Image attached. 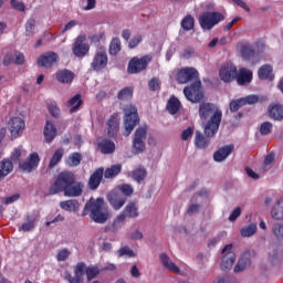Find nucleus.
<instances>
[{
  "mask_svg": "<svg viewBox=\"0 0 283 283\" xmlns=\"http://www.w3.org/2000/svg\"><path fill=\"white\" fill-rule=\"evenodd\" d=\"M24 28H25V36H32V34H34V30L36 28V20L34 19H29L25 24H24Z\"/></svg>",
  "mask_w": 283,
  "mask_h": 283,
  "instance_id": "48",
  "label": "nucleus"
},
{
  "mask_svg": "<svg viewBox=\"0 0 283 283\" xmlns=\"http://www.w3.org/2000/svg\"><path fill=\"white\" fill-rule=\"evenodd\" d=\"M85 274L87 282H92V280H95V277L101 275V269L96 265H88L85 270Z\"/></svg>",
  "mask_w": 283,
  "mask_h": 283,
  "instance_id": "42",
  "label": "nucleus"
},
{
  "mask_svg": "<svg viewBox=\"0 0 283 283\" xmlns=\"http://www.w3.org/2000/svg\"><path fill=\"white\" fill-rule=\"evenodd\" d=\"M120 52V39L114 38L109 44V54L116 56Z\"/></svg>",
  "mask_w": 283,
  "mask_h": 283,
  "instance_id": "47",
  "label": "nucleus"
},
{
  "mask_svg": "<svg viewBox=\"0 0 283 283\" xmlns=\"http://www.w3.org/2000/svg\"><path fill=\"white\" fill-rule=\"evenodd\" d=\"M143 41V36L142 35H136L134 38L130 39L129 43H128V48L130 50H134V48H138V44Z\"/></svg>",
  "mask_w": 283,
  "mask_h": 283,
  "instance_id": "60",
  "label": "nucleus"
},
{
  "mask_svg": "<svg viewBox=\"0 0 283 283\" xmlns=\"http://www.w3.org/2000/svg\"><path fill=\"white\" fill-rule=\"evenodd\" d=\"M63 154H65V150L63 148H57L50 163H49V169H54V167H56L59 165V163H61V160L63 159Z\"/></svg>",
  "mask_w": 283,
  "mask_h": 283,
  "instance_id": "40",
  "label": "nucleus"
},
{
  "mask_svg": "<svg viewBox=\"0 0 283 283\" xmlns=\"http://www.w3.org/2000/svg\"><path fill=\"white\" fill-rule=\"evenodd\" d=\"M234 81H237L238 85H249L253 81V71L247 67L239 69Z\"/></svg>",
  "mask_w": 283,
  "mask_h": 283,
  "instance_id": "21",
  "label": "nucleus"
},
{
  "mask_svg": "<svg viewBox=\"0 0 283 283\" xmlns=\"http://www.w3.org/2000/svg\"><path fill=\"white\" fill-rule=\"evenodd\" d=\"M193 135V127L189 126L181 133V140H189L190 136Z\"/></svg>",
  "mask_w": 283,
  "mask_h": 283,
  "instance_id": "61",
  "label": "nucleus"
},
{
  "mask_svg": "<svg viewBox=\"0 0 283 283\" xmlns=\"http://www.w3.org/2000/svg\"><path fill=\"white\" fill-rule=\"evenodd\" d=\"M55 78L59 83H62L63 85H67L74 81V72L64 69V70H59L55 73Z\"/></svg>",
  "mask_w": 283,
  "mask_h": 283,
  "instance_id": "25",
  "label": "nucleus"
},
{
  "mask_svg": "<svg viewBox=\"0 0 283 283\" xmlns=\"http://www.w3.org/2000/svg\"><path fill=\"white\" fill-rule=\"evenodd\" d=\"M36 214H27L25 216V222H23L18 229L19 231H24L28 233L29 231H33V229L36 227Z\"/></svg>",
  "mask_w": 283,
  "mask_h": 283,
  "instance_id": "27",
  "label": "nucleus"
},
{
  "mask_svg": "<svg viewBox=\"0 0 283 283\" xmlns=\"http://www.w3.org/2000/svg\"><path fill=\"white\" fill-rule=\"evenodd\" d=\"M83 182L76 181V175L72 171H62L49 188L50 196L64 193L66 198H78L83 196Z\"/></svg>",
  "mask_w": 283,
  "mask_h": 283,
  "instance_id": "2",
  "label": "nucleus"
},
{
  "mask_svg": "<svg viewBox=\"0 0 283 283\" xmlns=\"http://www.w3.org/2000/svg\"><path fill=\"white\" fill-rule=\"evenodd\" d=\"M209 138H213V136H207L206 134L203 135L200 133V130H197L195 135V145L197 149H207L211 143Z\"/></svg>",
  "mask_w": 283,
  "mask_h": 283,
  "instance_id": "26",
  "label": "nucleus"
},
{
  "mask_svg": "<svg viewBox=\"0 0 283 283\" xmlns=\"http://www.w3.org/2000/svg\"><path fill=\"white\" fill-rule=\"evenodd\" d=\"M238 76V66L233 62H226L219 70V77L223 83H233Z\"/></svg>",
  "mask_w": 283,
  "mask_h": 283,
  "instance_id": "10",
  "label": "nucleus"
},
{
  "mask_svg": "<svg viewBox=\"0 0 283 283\" xmlns=\"http://www.w3.org/2000/svg\"><path fill=\"white\" fill-rule=\"evenodd\" d=\"M230 107V112H232V114H235V112H240V109H242V107H244V99L238 98V99H232L229 104Z\"/></svg>",
  "mask_w": 283,
  "mask_h": 283,
  "instance_id": "46",
  "label": "nucleus"
},
{
  "mask_svg": "<svg viewBox=\"0 0 283 283\" xmlns=\"http://www.w3.org/2000/svg\"><path fill=\"white\" fill-rule=\"evenodd\" d=\"M39 163H41L39 153H32L25 161L19 164V169L31 174V171H34L39 167Z\"/></svg>",
  "mask_w": 283,
  "mask_h": 283,
  "instance_id": "15",
  "label": "nucleus"
},
{
  "mask_svg": "<svg viewBox=\"0 0 283 283\" xmlns=\"http://www.w3.org/2000/svg\"><path fill=\"white\" fill-rule=\"evenodd\" d=\"M159 259L164 269H167L168 271H170V273H175V275H180V268H178V265H176V263H174V261L169 259V255H167V253H161L159 255Z\"/></svg>",
  "mask_w": 283,
  "mask_h": 283,
  "instance_id": "24",
  "label": "nucleus"
},
{
  "mask_svg": "<svg viewBox=\"0 0 283 283\" xmlns=\"http://www.w3.org/2000/svg\"><path fill=\"white\" fill-rule=\"evenodd\" d=\"M256 231L258 226H255V223H251L241 229V235L242 238H251V235H255Z\"/></svg>",
  "mask_w": 283,
  "mask_h": 283,
  "instance_id": "45",
  "label": "nucleus"
},
{
  "mask_svg": "<svg viewBox=\"0 0 283 283\" xmlns=\"http://www.w3.org/2000/svg\"><path fill=\"white\" fill-rule=\"evenodd\" d=\"M61 209H63V211H78V201L74 200V199H70L66 201H62L60 203Z\"/></svg>",
  "mask_w": 283,
  "mask_h": 283,
  "instance_id": "41",
  "label": "nucleus"
},
{
  "mask_svg": "<svg viewBox=\"0 0 283 283\" xmlns=\"http://www.w3.org/2000/svg\"><path fill=\"white\" fill-rule=\"evenodd\" d=\"M105 174V168H97L88 178V189L91 191H96L98 187H101V182H103V176Z\"/></svg>",
  "mask_w": 283,
  "mask_h": 283,
  "instance_id": "19",
  "label": "nucleus"
},
{
  "mask_svg": "<svg viewBox=\"0 0 283 283\" xmlns=\"http://www.w3.org/2000/svg\"><path fill=\"white\" fill-rule=\"evenodd\" d=\"M200 73L193 67H182L177 71L176 81L179 85H185L195 81L191 85L184 88V94L187 101L190 103H200L205 98V93L202 92V82L198 80Z\"/></svg>",
  "mask_w": 283,
  "mask_h": 283,
  "instance_id": "1",
  "label": "nucleus"
},
{
  "mask_svg": "<svg viewBox=\"0 0 283 283\" xmlns=\"http://www.w3.org/2000/svg\"><path fill=\"white\" fill-rule=\"evenodd\" d=\"M130 240H143V232L140 230H135L129 234Z\"/></svg>",
  "mask_w": 283,
  "mask_h": 283,
  "instance_id": "64",
  "label": "nucleus"
},
{
  "mask_svg": "<svg viewBox=\"0 0 283 283\" xmlns=\"http://www.w3.org/2000/svg\"><path fill=\"white\" fill-rule=\"evenodd\" d=\"M243 99L244 105H255L260 101L258 95H248L245 97H241Z\"/></svg>",
  "mask_w": 283,
  "mask_h": 283,
  "instance_id": "58",
  "label": "nucleus"
},
{
  "mask_svg": "<svg viewBox=\"0 0 283 283\" xmlns=\"http://www.w3.org/2000/svg\"><path fill=\"white\" fill-rule=\"evenodd\" d=\"M67 107L70 108V114H76L78 109H81V105H83V99L81 98V94H76L73 97H71L66 102Z\"/></svg>",
  "mask_w": 283,
  "mask_h": 283,
  "instance_id": "32",
  "label": "nucleus"
},
{
  "mask_svg": "<svg viewBox=\"0 0 283 283\" xmlns=\"http://www.w3.org/2000/svg\"><path fill=\"white\" fill-rule=\"evenodd\" d=\"M120 171H123V166L120 164L113 165L104 170V178L107 180H109V178H116Z\"/></svg>",
  "mask_w": 283,
  "mask_h": 283,
  "instance_id": "36",
  "label": "nucleus"
},
{
  "mask_svg": "<svg viewBox=\"0 0 283 283\" xmlns=\"http://www.w3.org/2000/svg\"><path fill=\"white\" fill-rule=\"evenodd\" d=\"M43 134L45 143H52L56 138V126H54V123L46 120Z\"/></svg>",
  "mask_w": 283,
  "mask_h": 283,
  "instance_id": "28",
  "label": "nucleus"
},
{
  "mask_svg": "<svg viewBox=\"0 0 283 283\" xmlns=\"http://www.w3.org/2000/svg\"><path fill=\"white\" fill-rule=\"evenodd\" d=\"M9 129L11 132L12 138H19L25 129V122L21 117H12L9 120Z\"/></svg>",
  "mask_w": 283,
  "mask_h": 283,
  "instance_id": "16",
  "label": "nucleus"
},
{
  "mask_svg": "<svg viewBox=\"0 0 283 283\" xmlns=\"http://www.w3.org/2000/svg\"><path fill=\"white\" fill-rule=\"evenodd\" d=\"M118 101H132L134 98V86H126L117 93Z\"/></svg>",
  "mask_w": 283,
  "mask_h": 283,
  "instance_id": "37",
  "label": "nucleus"
},
{
  "mask_svg": "<svg viewBox=\"0 0 283 283\" xmlns=\"http://www.w3.org/2000/svg\"><path fill=\"white\" fill-rule=\"evenodd\" d=\"M248 264H251V261L249 259L241 258L234 266V273H242V271L247 269Z\"/></svg>",
  "mask_w": 283,
  "mask_h": 283,
  "instance_id": "49",
  "label": "nucleus"
},
{
  "mask_svg": "<svg viewBox=\"0 0 283 283\" xmlns=\"http://www.w3.org/2000/svg\"><path fill=\"white\" fill-rule=\"evenodd\" d=\"M86 265L83 262H78L74 269V276L72 274H66L65 280L69 283H83V275H85Z\"/></svg>",
  "mask_w": 283,
  "mask_h": 283,
  "instance_id": "18",
  "label": "nucleus"
},
{
  "mask_svg": "<svg viewBox=\"0 0 283 283\" xmlns=\"http://www.w3.org/2000/svg\"><path fill=\"white\" fill-rule=\"evenodd\" d=\"M59 61V54L55 52H46L38 57V67L50 70Z\"/></svg>",
  "mask_w": 283,
  "mask_h": 283,
  "instance_id": "14",
  "label": "nucleus"
},
{
  "mask_svg": "<svg viewBox=\"0 0 283 283\" xmlns=\"http://www.w3.org/2000/svg\"><path fill=\"white\" fill-rule=\"evenodd\" d=\"M87 213H91L92 220L97 224H105L109 218V212L105 208V200L103 198L87 202L82 211V216L85 217Z\"/></svg>",
  "mask_w": 283,
  "mask_h": 283,
  "instance_id": "4",
  "label": "nucleus"
},
{
  "mask_svg": "<svg viewBox=\"0 0 283 283\" xmlns=\"http://www.w3.org/2000/svg\"><path fill=\"white\" fill-rule=\"evenodd\" d=\"M107 135L108 138H116V136H118V129L120 127V122L118 119V114H113L107 123Z\"/></svg>",
  "mask_w": 283,
  "mask_h": 283,
  "instance_id": "20",
  "label": "nucleus"
},
{
  "mask_svg": "<svg viewBox=\"0 0 283 283\" xmlns=\"http://www.w3.org/2000/svg\"><path fill=\"white\" fill-rule=\"evenodd\" d=\"M258 76L261 81H273V66L269 64L262 65L258 71Z\"/></svg>",
  "mask_w": 283,
  "mask_h": 283,
  "instance_id": "30",
  "label": "nucleus"
},
{
  "mask_svg": "<svg viewBox=\"0 0 283 283\" xmlns=\"http://www.w3.org/2000/svg\"><path fill=\"white\" fill-rule=\"evenodd\" d=\"M120 216H124V220H127V218L130 219H136L138 218V216H140V212L138 210V202L136 201H129L122 213H119Z\"/></svg>",
  "mask_w": 283,
  "mask_h": 283,
  "instance_id": "22",
  "label": "nucleus"
},
{
  "mask_svg": "<svg viewBox=\"0 0 283 283\" xmlns=\"http://www.w3.org/2000/svg\"><path fill=\"white\" fill-rule=\"evenodd\" d=\"M231 249H233V244H227L222 249L221 269L223 271H231L233 264H235V252L231 251Z\"/></svg>",
  "mask_w": 283,
  "mask_h": 283,
  "instance_id": "12",
  "label": "nucleus"
},
{
  "mask_svg": "<svg viewBox=\"0 0 283 283\" xmlns=\"http://www.w3.org/2000/svg\"><path fill=\"white\" fill-rule=\"evenodd\" d=\"M119 191L123 193L125 198H129V196H134V188L132 185L123 184L119 186Z\"/></svg>",
  "mask_w": 283,
  "mask_h": 283,
  "instance_id": "51",
  "label": "nucleus"
},
{
  "mask_svg": "<svg viewBox=\"0 0 283 283\" xmlns=\"http://www.w3.org/2000/svg\"><path fill=\"white\" fill-rule=\"evenodd\" d=\"M132 178L138 185H143V182H145V178H147V169H145L143 166L135 168L132 171Z\"/></svg>",
  "mask_w": 283,
  "mask_h": 283,
  "instance_id": "33",
  "label": "nucleus"
},
{
  "mask_svg": "<svg viewBox=\"0 0 283 283\" xmlns=\"http://www.w3.org/2000/svg\"><path fill=\"white\" fill-rule=\"evenodd\" d=\"M150 63V55H144L142 57L135 56L128 62L127 72L128 74H140V72H145V70H147V66Z\"/></svg>",
  "mask_w": 283,
  "mask_h": 283,
  "instance_id": "9",
  "label": "nucleus"
},
{
  "mask_svg": "<svg viewBox=\"0 0 283 283\" xmlns=\"http://www.w3.org/2000/svg\"><path fill=\"white\" fill-rule=\"evenodd\" d=\"M123 255H128V258H134V250L129 249V247L125 245V247H122L119 250H118V256L119 258H123Z\"/></svg>",
  "mask_w": 283,
  "mask_h": 283,
  "instance_id": "56",
  "label": "nucleus"
},
{
  "mask_svg": "<svg viewBox=\"0 0 283 283\" xmlns=\"http://www.w3.org/2000/svg\"><path fill=\"white\" fill-rule=\"evenodd\" d=\"M271 216L274 220L283 219V197L276 201V205H274Z\"/></svg>",
  "mask_w": 283,
  "mask_h": 283,
  "instance_id": "38",
  "label": "nucleus"
},
{
  "mask_svg": "<svg viewBox=\"0 0 283 283\" xmlns=\"http://www.w3.org/2000/svg\"><path fill=\"white\" fill-rule=\"evenodd\" d=\"M107 200L115 211H119V209H123V207H125V202H127V197H125L120 192H111L107 196Z\"/></svg>",
  "mask_w": 283,
  "mask_h": 283,
  "instance_id": "17",
  "label": "nucleus"
},
{
  "mask_svg": "<svg viewBox=\"0 0 283 283\" xmlns=\"http://www.w3.org/2000/svg\"><path fill=\"white\" fill-rule=\"evenodd\" d=\"M49 114L53 116V118H59L61 116V108L56 104L49 105Z\"/></svg>",
  "mask_w": 283,
  "mask_h": 283,
  "instance_id": "57",
  "label": "nucleus"
},
{
  "mask_svg": "<svg viewBox=\"0 0 283 283\" xmlns=\"http://www.w3.org/2000/svg\"><path fill=\"white\" fill-rule=\"evenodd\" d=\"M21 156H25V150H23L22 148H15L10 156L11 160L2 159L0 161V182L2 180H6L7 176H10V174L14 171L13 163H22Z\"/></svg>",
  "mask_w": 283,
  "mask_h": 283,
  "instance_id": "5",
  "label": "nucleus"
},
{
  "mask_svg": "<svg viewBox=\"0 0 283 283\" xmlns=\"http://www.w3.org/2000/svg\"><path fill=\"white\" fill-rule=\"evenodd\" d=\"M107 51H105V49H99L98 51H96L93 57L91 67L92 70H94V72H101V70H105V67H107Z\"/></svg>",
  "mask_w": 283,
  "mask_h": 283,
  "instance_id": "13",
  "label": "nucleus"
},
{
  "mask_svg": "<svg viewBox=\"0 0 283 283\" xmlns=\"http://www.w3.org/2000/svg\"><path fill=\"white\" fill-rule=\"evenodd\" d=\"M124 222H125V216L118 214L114 219L112 224L106 226L105 231H112V233H116V231H118V229L123 227Z\"/></svg>",
  "mask_w": 283,
  "mask_h": 283,
  "instance_id": "35",
  "label": "nucleus"
},
{
  "mask_svg": "<svg viewBox=\"0 0 283 283\" xmlns=\"http://www.w3.org/2000/svg\"><path fill=\"white\" fill-rule=\"evenodd\" d=\"M97 149H99L101 154H114L116 151V144L109 139H103L97 143Z\"/></svg>",
  "mask_w": 283,
  "mask_h": 283,
  "instance_id": "31",
  "label": "nucleus"
},
{
  "mask_svg": "<svg viewBox=\"0 0 283 283\" xmlns=\"http://www.w3.org/2000/svg\"><path fill=\"white\" fill-rule=\"evenodd\" d=\"M270 117L274 120H283V106L280 104H273L269 106Z\"/></svg>",
  "mask_w": 283,
  "mask_h": 283,
  "instance_id": "34",
  "label": "nucleus"
},
{
  "mask_svg": "<svg viewBox=\"0 0 283 283\" xmlns=\"http://www.w3.org/2000/svg\"><path fill=\"white\" fill-rule=\"evenodd\" d=\"M242 213V210L240 208H235L231 214L229 216L230 222H235L238 218H240V214Z\"/></svg>",
  "mask_w": 283,
  "mask_h": 283,
  "instance_id": "62",
  "label": "nucleus"
},
{
  "mask_svg": "<svg viewBox=\"0 0 283 283\" xmlns=\"http://www.w3.org/2000/svg\"><path fill=\"white\" fill-rule=\"evenodd\" d=\"M181 105L180 99L172 95L167 102L166 109L169 114H171V116H176V114L180 112Z\"/></svg>",
  "mask_w": 283,
  "mask_h": 283,
  "instance_id": "29",
  "label": "nucleus"
},
{
  "mask_svg": "<svg viewBox=\"0 0 283 283\" xmlns=\"http://www.w3.org/2000/svg\"><path fill=\"white\" fill-rule=\"evenodd\" d=\"M199 117L201 120L209 118L202 124L203 134L206 136H216L220 129V123H222V111L213 103H202L199 106Z\"/></svg>",
  "mask_w": 283,
  "mask_h": 283,
  "instance_id": "3",
  "label": "nucleus"
},
{
  "mask_svg": "<svg viewBox=\"0 0 283 283\" xmlns=\"http://www.w3.org/2000/svg\"><path fill=\"white\" fill-rule=\"evenodd\" d=\"M196 27V20L191 17V14L186 15L181 20V28L185 30V32H189L190 30H193Z\"/></svg>",
  "mask_w": 283,
  "mask_h": 283,
  "instance_id": "44",
  "label": "nucleus"
},
{
  "mask_svg": "<svg viewBox=\"0 0 283 283\" xmlns=\"http://www.w3.org/2000/svg\"><path fill=\"white\" fill-rule=\"evenodd\" d=\"M199 25L201 30H213L218 23L224 21V14L218 11H206L199 15Z\"/></svg>",
  "mask_w": 283,
  "mask_h": 283,
  "instance_id": "6",
  "label": "nucleus"
},
{
  "mask_svg": "<svg viewBox=\"0 0 283 283\" xmlns=\"http://www.w3.org/2000/svg\"><path fill=\"white\" fill-rule=\"evenodd\" d=\"M14 63L15 65H23V63H25V55L21 52H17Z\"/></svg>",
  "mask_w": 283,
  "mask_h": 283,
  "instance_id": "63",
  "label": "nucleus"
},
{
  "mask_svg": "<svg viewBox=\"0 0 283 283\" xmlns=\"http://www.w3.org/2000/svg\"><path fill=\"white\" fill-rule=\"evenodd\" d=\"M82 160L83 156L81 155V153H72L66 159V165H69V167H78Z\"/></svg>",
  "mask_w": 283,
  "mask_h": 283,
  "instance_id": "43",
  "label": "nucleus"
},
{
  "mask_svg": "<svg viewBox=\"0 0 283 283\" xmlns=\"http://www.w3.org/2000/svg\"><path fill=\"white\" fill-rule=\"evenodd\" d=\"M10 4L13 10H18V12H25V3L19 0H10Z\"/></svg>",
  "mask_w": 283,
  "mask_h": 283,
  "instance_id": "54",
  "label": "nucleus"
},
{
  "mask_svg": "<svg viewBox=\"0 0 283 283\" xmlns=\"http://www.w3.org/2000/svg\"><path fill=\"white\" fill-rule=\"evenodd\" d=\"M124 127L125 136H129L136 128V125L140 123V116H138V108L134 105H128L124 108Z\"/></svg>",
  "mask_w": 283,
  "mask_h": 283,
  "instance_id": "7",
  "label": "nucleus"
},
{
  "mask_svg": "<svg viewBox=\"0 0 283 283\" xmlns=\"http://www.w3.org/2000/svg\"><path fill=\"white\" fill-rule=\"evenodd\" d=\"M273 132V124L271 122H263L260 126L261 136H269Z\"/></svg>",
  "mask_w": 283,
  "mask_h": 283,
  "instance_id": "50",
  "label": "nucleus"
},
{
  "mask_svg": "<svg viewBox=\"0 0 283 283\" xmlns=\"http://www.w3.org/2000/svg\"><path fill=\"white\" fill-rule=\"evenodd\" d=\"M272 232H273V235H275V238L277 240H283V224L281 223H275L273 227H272Z\"/></svg>",
  "mask_w": 283,
  "mask_h": 283,
  "instance_id": "53",
  "label": "nucleus"
},
{
  "mask_svg": "<svg viewBox=\"0 0 283 283\" xmlns=\"http://www.w3.org/2000/svg\"><path fill=\"white\" fill-rule=\"evenodd\" d=\"M275 163V155L269 154L265 156L264 161H263V171H266L268 169H271V165Z\"/></svg>",
  "mask_w": 283,
  "mask_h": 283,
  "instance_id": "52",
  "label": "nucleus"
},
{
  "mask_svg": "<svg viewBox=\"0 0 283 283\" xmlns=\"http://www.w3.org/2000/svg\"><path fill=\"white\" fill-rule=\"evenodd\" d=\"M145 140H147V125L140 126L135 130L133 137V154H143L146 149Z\"/></svg>",
  "mask_w": 283,
  "mask_h": 283,
  "instance_id": "8",
  "label": "nucleus"
},
{
  "mask_svg": "<svg viewBox=\"0 0 283 283\" xmlns=\"http://www.w3.org/2000/svg\"><path fill=\"white\" fill-rule=\"evenodd\" d=\"M234 146L233 145H227L221 148H219L214 154H213V160L216 163H222L223 160H227L231 154H233Z\"/></svg>",
  "mask_w": 283,
  "mask_h": 283,
  "instance_id": "23",
  "label": "nucleus"
},
{
  "mask_svg": "<svg viewBox=\"0 0 283 283\" xmlns=\"http://www.w3.org/2000/svg\"><path fill=\"white\" fill-rule=\"evenodd\" d=\"M255 56V49L251 44H244L241 46V57L243 61H251Z\"/></svg>",
  "mask_w": 283,
  "mask_h": 283,
  "instance_id": "39",
  "label": "nucleus"
},
{
  "mask_svg": "<svg viewBox=\"0 0 283 283\" xmlns=\"http://www.w3.org/2000/svg\"><path fill=\"white\" fill-rule=\"evenodd\" d=\"M70 258V251L67 249L60 250L56 255L57 262H65Z\"/></svg>",
  "mask_w": 283,
  "mask_h": 283,
  "instance_id": "59",
  "label": "nucleus"
},
{
  "mask_svg": "<svg viewBox=\"0 0 283 283\" xmlns=\"http://www.w3.org/2000/svg\"><path fill=\"white\" fill-rule=\"evenodd\" d=\"M85 35H78L72 46V52L77 59H83L90 53V44L85 43Z\"/></svg>",
  "mask_w": 283,
  "mask_h": 283,
  "instance_id": "11",
  "label": "nucleus"
},
{
  "mask_svg": "<svg viewBox=\"0 0 283 283\" xmlns=\"http://www.w3.org/2000/svg\"><path fill=\"white\" fill-rule=\"evenodd\" d=\"M148 87L150 92H158L160 90V80L153 77L148 83Z\"/></svg>",
  "mask_w": 283,
  "mask_h": 283,
  "instance_id": "55",
  "label": "nucleus"
}]
</instances>
